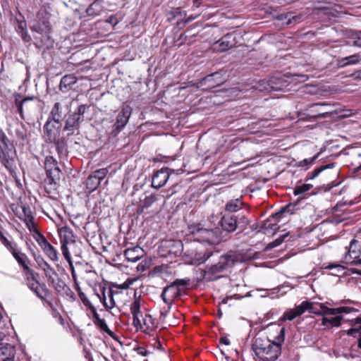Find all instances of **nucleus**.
<instances>
[{"label":"nucleus","mask_w":361,"mask_h":361,"mask_svg":"<svg viewBox=\"0 0 361 361\" xmlns=\"http://www.w3.org/2000/svg\"><path fill=\"white\" fill-rule=\"evenodd\" d=\"M51 6L44 4L37 12L36 20L30 27L33 43L40 49H49L54 47V39L51 37V26L49 22Z\"/></svg>","instance_id":"1"},{"label":"nucleus","mask_w":361,"mask_h":361,"mask_svg":"<svg viewBox=\"0 0 361 361\" xmlns=\"http://www.w3.org/2000/svg\"><path fill=\"white\" fill-rule=\"evenodd\" d=\"M284 338L285 329L281 328L272 341L265 337L255 338L252 349L259 359L264 361H275L281 354V345L284 341Z\"/></svg>","instance_id":"2"},{"label":"nucleus","mask_w":361,"mask_h":361,"mask_svg":"<svg viewBox=\"0 0 361 361\" xmlns=\"http://www.w3.org/2000/svg\"><path fill=\"white\" fill-rule=\"evenodd\" d=\"M219 230L207 229L202 227L196 226L192 231V233L196 240L199 242H207L210 245L219 243L222 238L218 234Z\"/></svg>","instance_id":"3"},{"label":"nucleus","mask_w":361,"mask_h":361,"mask_svg":"<svg viewBox=\"0 0 361 361\" xmlns=\"http://www.w3.org/2000/svg\"><path fill=\"white\" fill-rule=\"evenodd\" d=\"M190 280L176 279L171 285L165 287L161 295V298L166 304L171 305L173 299L176 297L179 286H187Z\"/></svg>","instance_id":"4"},{"label":"nucleus","mask_w":361,"mask_h":361,"mask_svg":"<svg viewBox=\"0 0 361 361\" xmlns=\"http://www.w3.org/2000/svg\"><path fill=\"white\" fill-rule=\"evenodd\" d=\"M61 252L66 259V261L68 262L71 269H72V274L74 276V268L73 262L71 260L72 256H75L80 257L82 254V250H81V243L79 241L74 240L73 242H71L67 244H62L61 245Z\"/></svg>","instance_id":"5"},{"label":"nucleus","mask_w":361,"mask_h":361,"mask_svg":"<svg viewBox=\"0 0 361 361\" xmlns=\"http://www.w3.org/2000/svg\"><path fill=\"white\" fill-rule=\"evenodd\" d=\"M24 276L26 279L27 285L30 289L32 290L40 299H44L47 291L46 285L44 283L41 284L38 281L37 279L38 274L32 270L30 272L25 274Z\"/></svg>","instance_id":"6"},{"label":"nucleus","mask_w":361,"mask_h":361,"mask_svg":"<svg viewBox=\"0 0 361 361\" xmlns=\"http://www.w3.org/2000/svg\"><path fill=\"white\" fill-rule=\"evenodd\" d=\"M109 173L106 168L99 169L91 173L85 182V188L89 192H92L98 188Z\"/></svg>","instance_id":"7"},{"label":"nucleus","mask_w":361,"mask_h":361,"mask_svg":"<svg viewBox=\"0 0 361 361\" xmlns=\"http://www.w3.org/2000/svg\"><path fill=\"white\" fill-rule=\"evenodd\" d=\"M330 104L327 103H315L310 104L305 109V115L309 118H325L331 113Z\"/></svg>","instance_id":"8"},{"label":"nucleus","mask_w":361,"mask_h":361,"mask_svg":"<svg viewBox=\"0 0 361 361\" xmlns=\"http://www.w3.org/2000/svg\"><path fill=\"white\" fill-rule=\"evenodd\" d=\"M47 178L49 180V184H56L60 179L61 170L58 166L56 160L52 156H47L44 161Z\"/></svg>","instance_id":"9"},{"label":"nucleus","mask_w":361,"mask_h":361,"mask_svg":"<svg viewBox=\"0 0 361 361\" xmlns=\"http://www.w3.org/2000/svg\"><path fill=\"white\" fill-rule=\"evenodd\" d=\"M237 34L234 32L228 33L222 37L214 44V49L218 51H226L238 44Z\"/></svg>","instance_id":"10"},{"label":"nucleus","mask_w":361,"mask_h":361,"mask_svg":"<svg viewBox=\"0 0 361 361\" xmlns=\"http://www.w3.org/2000/svg\"><path fill=\"white\" fill-rule=\"evenodd\" d=\"M50 127V121H47L44 126V133L47 137V140L50 142L55 144L58 153H62L65 148V142L63 140L59 138V132L53 131Z\"/></svg>","instance_id":"11"},{"label":"nucleus","mask_w":361,"mask_h":361,"mask_svg":"<svg viewBox=\"0 0 361 361\" xmlns=\"http://www.w3.org/2000/svg\"><path fill=\"white\" fill-rule=\"evenodd\" d=\"M171 171L169 168H162L157 171L152 177V186L155 189H159L165 185L169 180Z\"/></svg>","instance_id":"12"},{"label":"nucleus","mask_w":361,"mask_h":361,"mask_svg":"<svg viewBox=\"0 0 361 361\" xmlns=\"http://www.w3.org/2000/svg\"><path fill=\"white\" fill-rule=\"evenodd\" d=\"M132 113V109L130 106H126L122 108L116 117V121L114 126L116 134L120 132L128 122L129 118Z\"/></svg>","instance_id":"13"},{"label":"nucleus","mask_w":361,"mask_h":361,"mask_svg":"<svg viewBox=\"0 0 361 361\" xmlns=\"http://www.w3.org/2000/svg\"><path fill=\"white\" fill-rule=\"evenodd\" d=\"M282 86L278 84L277 79L276 78H270L269 79L259 80L254 86L255 90L260 92L278 90Z\"/></svg>","instance_id":"14"},{"label":"nucleus","mask_w":361,"mask_h":361,"mask_svg":"<svg viewBox=\"0 0 361 361\" xmlns=\"http://www.w3.org/2000/svg\"><path fill=\"white\" fill-rule=\"evenodd\" d=\"M220 224L222 230L228 233H233L238 228L237 219H235L234 215H224Z\"/></svg>","instance_id":"15"},{"label":"nucleus","mask_w":361,"mask_h":361,"mask_svg":"<svg viewBox=\"0 0 361 361\" xmlns=\"http://www.w3.org/2000/svg\"><path fill=\"white\" fill-rule=\"evenodd\" d=\"M145 250L137 245L127 248L124 252V256L128 262H135L145 255Z\"/></svg>","instance_id":"16"},{"label":"nucleus","mask_w":361,"mask_h":361,"mask_svg":"<svg viewBox=\"0 0 361 361\" xmlns=\"http://www.w3.org/2000/svg\"><path fill=\"white\" fill-rule=\"evenodd\" d=\"M41 241L39 242V245L47 255V257L53 262L58 261L57 250L52 246L42 235H40Z\"/></svg>","instance_id":"17"},{"label":"nucleus","mask_w":361,"mask_h":361,"mask_svg":"<svg viewBox=\"0 0 361 361\" xmlns=\"http://www.w3.org/2000/svg\"><path fill=\"white\" fill-rule=\"evenodd\" d=\"M357 240H353L350 242L348 251L345 254L343 257V262L345 264H354L355 260L358 259L360 256V251L357 250L356 248Z\"/></svg>","instance_id":"18"},{"label":"nucleus","mask_w":361,"mask_h":361,"mask_svg":"<svg viewBox=\"0 0 361 361\" xmlns=\"http://www.w3.org/2000/svg\"><path fill=\"white\" fill-rule=\"evenodd\" d=\"M15 351L13 346L0 343V361H14Z\"/></svg>","instance_id":"19"},{"label":"nucleus","mask_w":361,"mask_h":361,"mask_svg":"<svg viewBox=\"0 0 361 361\" xmlns=\"http://www.w3.org/2000/svg\"><path fill=\"white\" fill-rule=\"evenodd\" d=\"M352 327L348 331L347 334L350 336L356 337L357 334L360 336L358 340V347L361 348V317H357L350 320Z\"/></svg>","instance_id":"20"},{"label":"nucleus","mask_w":361,"mask_h":361,"mask_svg":"<svg viewBox=\"0 0 361 361\" xmlns=\"http://www.w3.org/2000/svg\"><path fill=\"white\" fill-rule=\"evenodd\" d=\"M83 121L82 117H80L78 114H75L74 113L70 114L68 118L66 121V125L64 126L63 130L71 131L75 129H78L80 126V123Z\"/></svg>","instance_id":"21"},{"label":"nucleus","mask_w":361,"mask_h":361,"mask_svg":"<svg viewBox=\"0 0 361 361\" xmlns=\"http://www.w3.org/2000/svg\"><path fill=\"white\" fill-rule=\"evenodd\" d=\"M65 115V112L63 110V106L59 102H56L54 104L49 118V121L51 122L50 119L54 121L56 123H59Z\"/></svg>","instance_id":"22"},{"label":"nucleus","mask_w":361,"mask_h":361,"mask_svg":"<svg viewBox=\"0 0 361 361\" xmlns=\"http://www.w3.org/2000/svg\"><path fill=\"white\" fill-rule=\"evenodd\" d=\"M58 232L62 244H67L75 240L73 231L68 226L59 228Z\"/></svg>","instance_id":"23"},{"label":"nucleus","mask_w":361,"mask_h":361,"mask_svg":"<svg viewBox=\"0 0 361 361\" xmlns=\"http://www.w3.org/2000/svg\"><path fill=\"white\" fill-rule=\"evenodd\" d=\"M334 317H328L324 316L322 319V325L328 328L338 327L341 326L342 321L344 320L343 317L341 315H334Z\"/></svg>","instance_id":"24"},{"label":"nucleus","mask_w":361,"mask_h":361,"mask_svg":"<svg viewBox=\"0 0 361 361\" xmlns=\"http://www.w3.org/2000/svg\"><path fill=\"white\" fill-rule=\"evenodd\" d=\"M13 255L18 264L22 266L23 269V274L30 272V271L32 270L28 266L30 260L25 254L19 252H13Z\"/></svg>","instance_id":"25"},{"label":"nucleus","mask_w":361,"mask_h":361,"mask_svg":"<svg viewBox=\"0 0 361 361\" xmlns=\"http://www.w3.org/2000/svg\"><path fill=\"white\" fill-rule=\"evenodd\" d=\"M361 61V56L358 54H355L349 56L343 57L338 60V65L341 68L347 66L355 65Z\"/></svg>","instance_id":"26"},{"label":"nucleus","mask_w":361,"mask_h":361,"mask_svg":"<svg viewBox=\"0 0 361 361\" xmlns=\"http://www.w3.org/2000/svg\"><path fill=\"white\" fill-rule=\"evenodd\" d=\"M312 303V306L310 307L308 312L317 315H323L328 316L330 314L326 312V309H329L326 306H325L323 303L313 302Z\"/></svg>","instance_id":"27"},{"label":"nucleus","mask_w":361,"mask_h":361,"mask_svg":"<svg viewBox=\"0 0 361 361\" xmlns=\"http://www.w3.org/2000/svg\"><path fill=\"white\" fill-rule=\"evenodd\" d=\"M243 207V202L240 198L228 201L225 204V211L228 212H236Z\"/></svg>","instance_id":"28"},{"label":"nucleus","mask_w":361,"mask_h":361,"mask_svg":"<svg viewBox=\"0 0 361 361\" xmlns=\"http://www.w3.org/2000/svg\"><path fill=\"white\" fill-rule=\"evenodd\" d=\"M220 264L218 262L212 266H211L207 271H205L204 277L208 281H213L216 279V277H214L213 276L219 274L224 269L223 267H219ZM218 277H216L217 279Z\"/></svg>","instance_id":"29"},{"label":"nucleus","mask_w":361,"mask_h":361,"mask_svg":"<svg viewBox=\"0 0 361 361\" xmlns=\"http://www.w3.org/2000/svg\"><path fill=\"white\" fill-rule=\"evenodd\" d=\"M218 262L220 264L219 267L226 270L232 267L235 261L232 255H224L220 257Z\"/></svg>","instance_id":"30"},{"label":"nucleus","mask_w":361,"mask_h":361,"mask_svg":"<svg viewBox=\"0 0 361 361\" xmlns=\"http://www.w3.org/2000/svg\"><path fill=\"white\" fill-rule=\"evenodd\" d=\"M102 11V6L99 1H94L86 10V13L89 16H99Z\"/></svg>","instance_id":"31"},{"label":"nucleus","mask_w":361,"mask_h":361,"mask_svg":"<svg viewBox=\"0 0 361 361\" xmlns=\"http://www.w3.org/2000/svg\"><path fill=\"white\" fill-rule=\"evenodd\" d=\"M4 148V147L0 146V159L6 168H10L13 165V159L10 157L8 152H6Z\"/></svg>","instance_id":"32"},{"label":"nucleus","mask_w":361,"mask_h":361,"mask_svg":"<svg viewBox=\"0 0 361 361\" xmlns=\"http://www.w3.org/2000/svg\"><path fill=\"white\" fill-rule=\"evenodd\" d=\"M353 311L357 312L355 309L349 307L326 309V312L330 314V315H339L342 313H350Z\"/></svg>","instance_id":"33"},{"label":"nucleus","mask_w":361,"mask_h":361,"mask_svg":"<svg viewBox=\"0 0 361 361\" xmlns=\"http://www.w3.org/2000/svg\"><path fill=\"white\" fill-rule=\"evenodd\" d=\"M76 82L77 78L73 74L66 75L61 80L60 88H66L67 87L75 84Z\"/></svg>","instance_id":"34"},{"label":"nucleus","mask_w":361,"mask_h":361,"mask_svg":"<svg viewBox=\"0 0 361 361\" xmlns=\"http://www.w3.org/2000/svg\"><path fill=\"white\" fill-rule=\"evenodd\" d=\"M43 264L44 267L41 269L44 271L45 276L51 282H54L55 278L58 276L57 273L48 263Z\"/></svg>","instance_id":"35"},{"label":"nucleus","mask_w":361,"mask_h":361,"mask_svg":"<svg viewBox=\"0 0 361 361\" xmlns=\"http://www.w3.org/2000/svg\"><path fill=\"white\" fill-rule=\"evenodd\" d=\"M335 164L334 163H330L326 165L321 166L318 168H316L313 171L308 173L307 178L310 180H312L315 178L317 176H319L322 171L327 169H332L334 167Z\"/></svg>","instance_id":"36"},{"label":"nucleus","mask_w":361,"mask_h":361,"mask_svg":"<svg viewBox=\"0 0 361 361\" xmlns=\"http://www.w3.org/2000/svg\"><path fill=\"white\" fill-rule=\"evenodd\" d=\"M221 73L219 72H215L212 74L208 75L206 77H204L202 80V82H210V81H214L215 84L213 85V87H216L221 84L224 81L223 79H221L220 77Z\"/></svg>","instance_id":"37"},{"label":"nucleus","mask_w":361,"mask_h":361,"mask_svg":"<svg viewBox=\"0 0 361 361\" xmlns=\"http://www.w3.org/2000/svg\"><path fill=\"white\" fill-rule=\"evenodd\" d=\"M349 37L350 40L349 44L361 47V31L352 32Z\"/></svg>","instance_id":"38"},{"label":"nucleus","mask_w":361,"mask_h":361,"mask_svg":"<svg viewBox=\"0 0 361 361\" xmlns=\"http://www.w3.org/2000/svg\"><path fill=\"white\" fill-rule=\"evenodd\" d=\"M235 219H237L238 228L243 231L249 225L250 221L245 215L239 214L235 216Z\"/></svg>","instance_id":"39"},{"label":"nucleus","mask_w":361,"mask_h":361,"mask_svg":"<svg viewBox=\"0 0 361 361\" xmlns=\"http://www.w3.org/2000/svg\"><path fill=\"white\" fill-rule=\"evenodd\" d=\"M22 209V214L19 216V218L23 220V221H25L26 220H28L29 219H34L32 211L29 206L26 204H23L21 206Z\"/></svg>","instance_id":"40"},{"label":"nucleus","mask_w":361,"mask_h":361,"mask_svg":"<svg viewBox=\"0 0 361 361\" xmlns=\"http://www.w3.org/2000/svg\"><path fill=\"white\" fill-rule=\"evenodd\" d=\"M136 297V293H135ZM130 311L133 316L140 315V298H135L133 302L130 305Z\"/></svg>","instance_id":"41"},{"label":"nucleus","mask_w":361,"mask_h":361,"mask_svg":"<svg viewBox=\"0 0 361 361\" xmlns=\"http://www.w3.org/2000/svg\"><path fill=\"white\" fill-rule=\"evenodd\" d=\"M312 306V303L310 301H303L299 305H297L294 307V310L296 311L298 315L300 316L305 311H308L310 307Z\"/></svg>","instance_id":"42"},{"label":"nucleus","mask_w":361,"mask_h":361,"mask_svg":"<svg viewBox=\"0 0 361 361\" xmlns=\"http://www.w3.org/2000/svg\"><path fill=\"white\" fill-rule=\"evenodd\" d=\"M97 325L101 330L106 333L111 338H114V332L108 327L104 319L98 318Z\"/></svg>","instance_id":"43"},{"label":"nucleus","mask_w":361,"mask_h":361,"mask_svg":"<svg viewBox=\"0 0 361 361\" xmlns=\"http://www.w3.org/2000/svg\"><path fill=\"white\" fill-rule=\"evenodd\" d=\"M279 226L276 224L271 223V220H267L262 227L264 233H268L269 230L276 231L279 229Z\"/></svg>","instance_id":"44"},{"label":"nucleus","mask_w":361,"mask_h":361,"mask_svg":"<svg viewBox=\"0 0 361 361\" xmlns=\"http://www.w3.org/2000/svg\"><path fill=\"white\" fill-rule=\"evenodd\" d=\"M312 188L310 184H302L298 185L294 189V195H298L308 191Z\"/></svg>","instance_id":"45"},{"label":"nucleus","mask_w":361,"mask_h":361,"mask_svg":"<svg viewBox=\"0 0 361 361\" xmlns=\"http://www.w3.org/2000/svg\"><path fill=\"white\" fill-rule=\"evenodd\" d=\"M142 320L147 329H152L154 327V320L151 315L145 314Z\"/></svg>","instance_id":"46"},{"label":"nucleus","mask_w":361,"mask_h":361,"mask_svg":"<svg viewBox=\"0 0 361 361\" xmlns=\"http://www.w3.org/2000/svg\"><path fill=\"white\" fill-rule=\"evenodd\" d=\"M33 220H34V219H29L28 220H26L25 221H23V222L25 224L26 227L30 231V232L37 233L40 237V235H42V234L36 228L35 224Z\"/></svg>","instance_id":"47"},{"label":"nucleus","mask_w":361,"mask_h":361,"mask_svg":"<svg viewBox=\"0 0 361 361\" xmlns=\"http://www.w3.org/2000/svg\"><path fill=\"white\" fill-rule=\"evenodd\" d=\"M157 200V197L155 195H151L149 196H146L145 199L142 201V207L147 208L149 207L154 202Z\"/></svg>","instance_id":"48"},{"label":"nucleus","mask_w":361,"mask_h":361,"mask_svg":"<svg viewBox=\"0 0 361 361\" xmlns=\"http://www.w3.org/2000/svg\"><path fill=\"white\" fill-rule=\"evenodd\" d=\"M292 206L290 204H288V205L285 206L279 212H277L274 215H273L272 217L274 219H275V218L281 219L283 216V215L286 213L291 214V212H290V208Z\"/></svg>","instance_id":"49"},{"label":"nucleus","mask_w":361,"mask_h":361,"mask_svg":"<svg viewBox=\"0 0 361 361\" xmlns=\"http://www.w3.org/2000/svg\"><path fill=\"white\" fill-rule=\"evenodd\" d=\"M51 283L53 284L55 290L58 292H60L64 289L65 283L63 281L60 280L58 276L56 278H55L54 282H51Z\"/></svg>","instance_id":"50"},{"label":"nucleus","mask_w":361,"mask_h":361,"mask_svg":"<svg viewBox=\"0 0 361 361\" xmlns=\"http://www.w3.org/2000/svg\"><path fill=\"white\" fill-rule=\"evenodd\" d=\"M297 312L296 311L293 309H291V310H289L288 311H286L284 314H283V317L285 319H288L289 321H292L295 318H296L297 317H299V315L296 314Z\"/></svg>","instance_id":"51"},{"label":"nucleus","mask_w":361,"mask_h":361,"mask_svg":"<svg viewBox=\"0 0 361 361\" xmlns=\"http://www.w3.org/2000/svg\"><path fill=\"white\" fill-rule=\"evenodd\" d=\"M0 146L4 147V149L8 147V140L1 129H0Z\"/></svg>","instance_id":"52"},{"label":"nucleus","mask_w":361,"mask_h":361,"mask_svg":"<svg viewBox=\"0 0 361 361\" xmlns=\"http://www.w3.org/2000/svg\"><path fill=\"white\" fill-rule=\"evenodd\" d=\"M108 296L109 298L110 305H109L106 302H104V305L105 306V307L112 309L116 306V302L114 299V293L111 289H109Z\"/></svg>","instance_id":"53"},{"label":"nucleus","mask_w":361,"mask_h":361,"mask_svg":"<svg viewBox=\"0 0 361 361\" xmlns=\"http://www.w3.org/2000/svg\"><path fill=\"white\" fill-rule=\"evenodd\" d=\"M16 136L18 140H25L27 137V134L23 127L18 128L16 129Z\"/></svg>","instance_id":"54"},{"label":"nucleus","mask_w":361,"mask_h":361,"mask_svg":"<svg viewBox=\"0 0 361 361\" xmlns=\"http://www.w3.org/2000/svg\"><path fill=\"white\" fill-rule=\"evenodd\" d=\"M320 153H317L316 155L312 157L310 159H305L302 161H300V166H308L309 164H312L314 162V161L319 157Z\"/></svg>","instance_id":"55"},{"label":"nucleus","mask_w":361,"mask_h":361,"mask_svg":"<svg viewBox=\"0 0 361 361\" xmlns=\"http://www.w3.org/2000/svg\"><path fill=\"white\" fill-rule=\"evenodd\" d=\"M287 235H288L287 234H285V235L280 236L279 238H277L275 240H274L273 242L270 243L268 245V247L269 248H274V247L279 246V245L281 244V243L283 242V240Z\"/></svg>","instance_id":"56"},{"label":"nucleus","mask_w":361,"mask_h":361,"mask_svg":"<svg viewBox=\"0 0 361 361\" xmlns=\"http://www.w3.org/2000/svg\"><path fill=\"white\" fill-rule=\"evenodd\" d=\"M32 98L26 97L23 99L21 102H16V105L18 107V111L21 116L22 118H23V105L27 101L32 99Z\"/></svg>","instance_id":"57"},{"label":"nucleus","mask_w":361,"mask_h":361,"mask_svg":"<svg viewBox=\"0 0 361 361\" xmlns=\"http://www.w3.org/2000/svg\"><path fill=\"white\" fill-rule=\"evenodd\" d=\"M89 108L88 106L85 104H81L78 106V111L74 112L75 114H78L80 117L82 118L83 114L85 113L86 110Z\"/></svg>","instance_id":"58"},{"label":"nucleus","mask_w":361,"mask_h":361,"mask_svg":"<svg viewBox=\"0 0 361 361\" xmlns=\"http://www.w3.org/2000/svg\"><path fill=\"white\" fill-rule=\"evenodd\" d=\"M172 14H173V17H180V18L182 17L186 16V12L182 11L179 8L174 9L172 11Z\"/></svg>","instance_id":"59"},{"label":"nucleus","mask_w":361,"mask_h":361,"mask_svg":"<svg viewBox=\"0 0 361 361\" xmlns=\"http://www.w3.org/2000/svg\"><path fill=\"white\" fill-rule=\"evenodd\" d=\"M301 17L300 16H289L288 20L286 22V25H290L293 23H298Z\"/></svg>","instance_id":"60"},{"label":"nucleus","mask_w":361,"mask_h":361,"mask_svg":"<svg viewBox=\"0 0 361 361\" xmlns=\"http://www.w3.org/2000/svg\"><path fill=\"white\" fill-rule=\"evenodd\" d=\"M212 255V252L210 251H207L204 254V256L201 257L200 259H198L200 260V263H204Z\"/></svg>","instance_id":"61"},{"label":"nucleus","mask_w":361,"mask_h":361,"mask_svg":"<svg viewBox=\"0 0 361 361\" xmlns=\"http://www.w3.org/2000/svg\"><path fill=\"white\" fill-rule=\"evenodd\" d=\"M133 324L135 326H141L142 320L140 318V315H135V316H133Z\"/></svg>","instance_id":"62"},{"label":"nucleus","mask_w":361,"mask_h":361,"mask_svg":"<svg viewBox=\"0 0 361 361\" xmlns=\"http://www.w3.org/2000/svg\"><path fill=\"white\" fill-rule=\"evenodd\" d=\"M219 341L221 344H224L225 345H230V341L226 336H221Z\"/></svg>","instance_id":"63"},{"label":"nucleus","mask_w":361,"mask_h":361,"mask_svg":"<svg viewBox=\"0 0 361 361\" xmlns=\"http://www.w3.org/2000/svg\"><path fill=\"white\" fill-rule=\"evenodd\" d=\"M289 16H290V13H281L276 17V19L279 20H288Z\"/></svg>","instance_id":"64"}]
</instances>
